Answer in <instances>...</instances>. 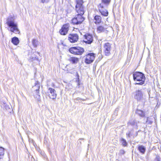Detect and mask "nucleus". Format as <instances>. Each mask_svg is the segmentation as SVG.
<instances>
[{
	"label": "nucleus",
	"instance_id": "1",
	"mask_svg": "<svg viewBox=\"0 0 161 161\" xmlns=\"http://www.w3.org/2000/svg\"><path fill=\"white\" fill-rule=\"evenodd\" d=\"M6 24L9 27L8 30L10 31L15 34H19L20 33L17 24L15 22L13 16H10L8 17Z\"/></svg>",
	"mask_w": 161,
	"mask_h": 161
},
{
	"label": "nucleus",
	"instance_id": "2",
	"mask_svg": "<svg viewBox=\"0 0 161 161\" xmlns=\"http://www.w3.org/2000/svg\"><path fill=\"white\" fill-rule=\"evenodd\" d=\"M135 81L138 82L136 84L142 85L144 83L146 78L143 74L140 72H135L133 75Z\"/></svg>",
	"mask_w": 161,
	"mask_h": 161
},
{
	"label": "nucleus",
	"instance_id": "3",
	"mask_svg": "<svg viewBox=\"0 0 161 161\" xmlns=\"http://www.w3.org/2000/svg\"><path fill=\"white\" fill-rule=\"evenodd\" d=\"M76 4L75 6L76 11L77 13V15H82L85 12V9L83 5V0H76Z\"/></svg>",
	"mask_w": 161,
	"mask_h": 161
},
{
	"label": "nucleus",
	"instance_id": "4",
	"mask_svg": "<svg viewBox=\"0 0 161 161\" xmlns=\"http://www.w3.org/2000/svg\"><path fill=\"white\" fill-rule=\"evenodd\" d=\"M69 52L75 55H81L84 52V49L80 47H73L69 48Z\"/></svg>",
	"mask_w": 161,
	"mask_h": 161
},
{
	"label": "nucleus",
	"instance_id": "5",
	"mask_svg": "<svg viewBox=\"0 0 161 161\" xmlns=\"http://www.w3.org/2000/svg\"><path fill=\"white\" fill-rule=\"evenodd\" d=\"M83 41L87 44H91L93 40V36L91 34L87 33L83 36Z\"/></svg>",
	"mask_w": 161,
	"mask_h": 161
},
{
	"label": "nucleus",
	"instance_id": "6",
	"mask_svg": "<svg viewBox=\"0 0 161 161\" xmlns=\"http://www.w3.org/2000/svg\"><path fill=\"white\" fill-rule=\"evenodd\" d=\"M95 58V54L93 53H89L85 56V62L87 64L92 63Z\"/></svg>",
	"mask_w": 161,
	"mask_h": 161
},
{
	"label": "nucleus",
	"instance_id": "7",
	"mask_svg": "<svg viewBox=\"0 0 161 161\" xmlns=\"http://www.w3.org/2000/svg\"><path fill=\"white\" fill-rule=\"evenodd\" d=\"M134 98L138 101H141L143 99V92L142 89H137L135 92Z\"/></svg>",
	"mask_w": 161,
	"mask_h": 161
},
{
	"label": "nucleus",
	"instance_id": "8",
	"mask_svg": "<svg viewBox=\"0 0 161 161\" xmlns=\"http://www.w3.org/2000/svg\"><path fill=\"white\" fill-rule=\"evenodd\" d=\"M84 18L81 15H76L71 20L72 23L74 25H78L81 24L84 21Z\"/></svg>",
	"mask_w": 161,
	"mask_h": 161
},
{
	"label": "nucleus",
	"instance_id": "9",
	"mask_svg": "<svg viewBox=\"0 0 161 161\" xmlns=\"http://www.w3.org/2000/svg\"><path fill=\"white\" fill-rule=\"evenodd\" d=\"M69 24L64 25L59 31V33L61 35H66L69 30Z\"/></svg>",
	"mask_w": 161,
	"mask_h": 161
},
{
	"label": "nucleus",
	"instance_id": "10",
	"mask_svg": "<svg viewBox=\"0 0 161 161\" xmlns=\"http://www.w3.org/2000/svg\"><path fill=\"white\" fill-rule=\"evenodd\" d=\"M79 36L76 34H70L68 37V40L71 43H75L77 41Z\"/></svg>",
	"mask_w": 161,
	"mask_h": 161
},
{
	"label": "nucleus",
	"instance_id": "11",
	"mask_svg": "<svg viewBox=\"0 0 161 161\" xmlns=\"http://www.w3.org/2000/svg\"><path fill=\"white\" fill-rule=\"evenodd\" d=\"M48 91L49 93V97L53 99H55L57 96L55 90L53 88H49L48 89Z\"/></svg>",
	"mask_w": 161,
	"mask_h": 161
},
{
	"label": "nucleus",
	"instance_id": "12",
	"mask_svg": "<svg viewBox=\"0 0 161 161\" xmlns=\"http://www.w3.org/2000/svg\"><path fill=\"white\" fill-rule=\"evenodd\" d=\"M104 49L106 55H109L110 54L111 50L110 44L108 42L105 43L104 45Z\"/></svg>",
	"mask_w": 161,
	"mask_h": 161
},
{
	"label": "nucleus",
	"instance_id": "13",
	"mask_svg": "<svg viewBox=\"0 0 161 161\" xmlns=\"http://www.w3.org/2000/svg\"><path fill=\"white\" fill-rule=\"evenodd\" d=\"M110 2V0H102V3L98 6V7L107 8Z\"/></svg>",
	"mask_w": 161,
	"mask_h": 161
},
{
	"label": "nucleus",
	"instance_id": "14",
	"mask_svg": "<svg viewBox=\"0 0 161 161\" xmlns=\"http://www.w3.org/2000/svg\"><path fill=\"white\" fill-rule=\"evenodd\" d=\"M33 88L35 90L36 93L39 97V98H39L40 96L39 95V90L40 88V84H39V82L38 81H36V82L35 85V86L33 87Z\"/></svg>",
	"mask_w": 161,
	"mask_h": 161
},
{
	"label": "nucleus",
	"instance_id": "15",
	"mask_svg": "<svg viewBox=\"0 0 161 161\" xmlns=\"http://www.w3.org/2000/svg\"><path fill=\"white\" fill-rule=\"evenodd\" d=\"M99 10L101 14L104 16H107L108 15V11L104 9L106 8L98 7Z\"/></svg>",
	"mask_w": 161,
	"mask_h": 161
},
{
	"label": "nucleus",
	"instance_id": "16",
	"mask_svg": "<svg viewBox=\"0 0 161 161\" xmlns=\"http://www.w3.org/2000/svg\"><path fill=\"white\" fill-rule=\"evenodd\" d=\"M94 22L95 24H97L101 23L102 18L99 15H96L94 17Z\"/></svg>",
	"mask_w": 161,
	"mask_h": 161
},
{
	"label": "nucleus",
	"instance_id": "17",
	"mask_svg": "<svg viewBox=\"0 0 161 161\" xmlns=\"http://www.w3.org/2000/svg\"><path fill=\"white\" fill-rule=\"evenodd\" d=\"M133 130H132L131 131L126 133V136L127 137H130L131 136H133V137L136 136L137 135V132H136L134 134H133Z\"/></svg>",
	"mask_w": 161,
	"mask_h": 161
},
{
	"label": "nucleus",
	"instance_id": "18",
	"mask_svg": "<svg viewBox=\"0 0 161 161\" xmlns=\"http://www.w3.org/2000/svg\"><path fill=\"white\" fill-rule=\"evenodd\" d=\"M137 149L142 154H144L146 151L145 147L143 145L138 146Z\"/></svg>",
	"mask_w": 161,
	"mask_h": 161
},
{
	"label": "nucleus",
	"instance_id": "19",
	"mask_svg": "<svg viewBox=\"0 0 161 161\" xmlns=\"http://www.w3.org/2000/svg\"><path fill=\"white\" fill-rule=\"evenodd\" d=\"M11 42L14 45H17L19 43V40L18 38L14 37L12 38Z\"/></svg>",
	"mask_w": 161,
	"mask_h": 161
},
{
	"label": "nucleus",
	"instance_id": "20",
	"mask_svg": "<svg viewBox=\"0 0 161 161\" xmlns=\"http://www.w3.org/2000/svg\"><path fill=\"white\" fill-rule=\"evenodd\" d=\"M69 60L72 63V64H77L78 62L79 58L76 57H70Z\"/></svg>",
	"mask_w": 161,
	"mask_h": 161
},
{
	"label": "nucleus",
	"instance_id": "21",
	"mask_svg": "<svg viewBox=\"0 0 161 161\" xmlns=\"http://www.w3.org/2000/svg\"><path fill=\"white\" fill-rule=\"evenodd\" d=\"M105 30V28L102 25H100L97 28V32L98 33L103 32Z\"/></svg>",
	"mask_w": 161,
	"mask_h": 161
},
{
	"label": "nucleus",
	"instance_id": "22",
	"mask_svg": "<svg viewBox=\"0 0 161 161\" xmlns=\"http://www.w3.org/2000/svg\"><path fill=\"white\" fill-rule=\"evenodd\" d=\"M136 113L141 117H143L145 116L144 113L142 110L137 109L136 111Z\"/></svg>",
	"mask_w": 161,
	"mask_h": 161
},
{
	"label": "nucleus",
	"instance_id": "23",
	"mask_svg": "<svg viewBox=\"0 0 161 161\" xmlns=\"http://www.w3.org/2000/svg\"><path fill=\"white\" fill-rule=\"evenodd\" d=\"M4 149L2 147H0V160L2 159L4 155Z\"/></svg>",
	"mask_w": 161,
	"mask_h": 161
},
{
	"label": "nucleus",
	"instance_id": "24",
	"mask_svg": "<svg viewBox=\"0 0 161 161\" xmlns=\"http://www.w3.org/2000/svg\"><path fill=\"white\" fill-rule=\"evenodd\" d=\"M32 44L35 47H36L38 45V41L36 39H33L32 41Z\"/></svg>",
	"mask_w": 161,
	"mask_h": 161
},
{
	"label": "nucleus",
	"instance_id": "25",
	"mask_svg": "<svg viewBox=\"0 0 161 161\" xmlns=\"http://www.w3.org/2000/svg\"><path fill=\"white\" fill-rule=\"evenodd\" d=\"M121 142L123 146L124 147L126 146L127 144L126 141L123 138L121 139Z\"/></svg>",
	"mask_w": 161,
	"mask_h": 161
},
{
	"label": "nucleus",
	"instance_id": "26",
	"mask_svg": "<svg viewBox=\"0 0 161 161\" xmlns=\"http://www.w3.org/2000/svg\"><path fill=\"white\" fill-rule=\"evenodd\" d=\"M135 121L136 120L134 119H131L128 123V124L129 125H134L135 124Z\"/></svg>",
	"mask_w": 161,
	"mask_h": 161
},
{
	"label": "nucleus",
	"instance_id": "27",
	"mask_svg": "<svg viewBox=\"0 0 161 161\" xmlns=\"http://www.w3.org/2000/svg\"><path fill=\"white\" fill-rule=\"evenodd\" d=\"M125 151L124 150H120L119 151V153H118V154L119 155H123V154H125Z\"/></svg>",
	"mask_w": 161,
	"mask_h": 161
},
{
	"label": "nucleus",
	"instance_id": "28",
	"mask_svg": "<svg viewBox=\"0 0 161 161\" xmlns=\"http://www.w3.org/2000/svg\"><path fill=\"white\" fill-rule=\"evenodd\" d=\"M32 60H37L38 62H39V59L37 57H35V58H33V57L32 58Z\"/></svg>",
	"mask_w": 161,
	"mask_h": 161
},
{
	"label": "nucleus",
	"instance_id": "29",
	"mask_svg": "<svg viewBox=\"0 0 161 161\" xmlns=\"http://www.w3.org/2000/svg\"><path fill=\"white\" fill-rule=\"evenodd\" d=\"M147 124H152V122L149 120L148 119V118H147Z\"/></svg>",
	"mask_w": 161,
	"mask_h": 161
},
{
	"label": "nucleus",
	"instance_id": "30",
	"mask_svg": "<svg viewBox=\"0 0 161 161\" xmlns=\"http://www.w3.org/2000/svg\"><path fill=\"white\" fill-rule=\"evenodd\" d=\"M41 2H42L43 3H47L49 0H41Z\"/></svg>",
	"mask_w": 161,
	"mask_h": 161
},
{
	"label": "nucleus",
	"instance_id": "31",
	"mask_svg": "<svg viewBox=\"0 0 161 161\" xmlns=\"http://www.w3.org/2000/svg\"><path fill=\"white\" fill-rule=\"evenodd\" d=\"M139 123V121H135V125H136L137 126V124Z\"/></svg>",
	"mask_w": 161,
	"mask_h": 161
},
{
	"label": "nucleus",
	"instance_id": "32",
	"mask_svg": "<svg viewBox=\"0 0 161 161\" xmlns=\"http://www.w3.org/2000/svg\"><path fill=\"white\" fill-rule=\"evenodd\" d=\"M156 159L158 161H160V158L159 156H157L156 157Z\"/></svg>",
	"mask_w": 161,
	"mask_h": 161
},
{
	"label": "nucleus",
	"instance_id": "33",
	"mask_svg": "<svg viewBox=\"0 0 161 161\" xmlns=\"http://www.w3.org/2000/svg\"><path fill=\"white\" fill-rule=\"evenodd\" d=\"M83 140V139H80L79 140Z\"/></svg>",
	"mask_w": 161,
	"mask_h": 161
}]
</instances>
